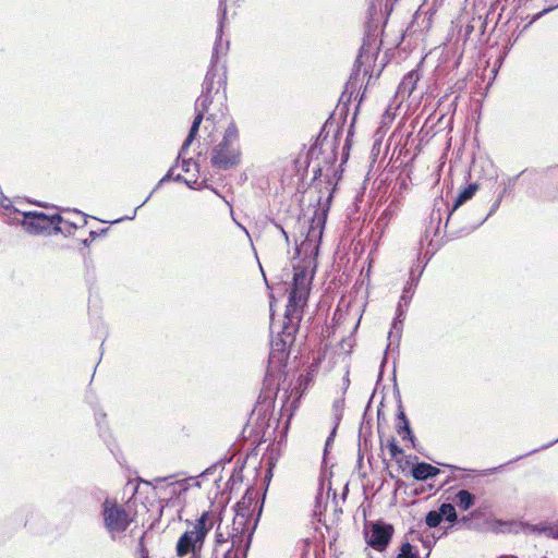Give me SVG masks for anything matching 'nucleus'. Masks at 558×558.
I'll return each mask as SVG.
<instances>
[{"label":"nucleus","mask_w":558,"mask_h":558,"mask_svg":"<svg viewBox=\"0 0 558 558\" xmlns=\"http://www.w3.org/2000/svg\"><path fill=\"white\" fill-rule=\"evenodd\" d=\"M513 558H517V557H513Z\"/></svg>","instance_id":"nucleus-47"},{"label":"nucleus","mask_w":558,"mask_h":558,"mask_svg":"<svg viewBox=\"0 0 558 558\" xmlns=\"http://www.w3.org/2000/svg\"><path fill=\"white\" fill-rule=\"evenodd\" d=\"M277 228L280 230V232H281L282 236L284 238L286 242H289V236H288V233L286 232V230L281 226H279V225H277Z\"/></svg>","instance_id":"nucleus-33"},{"label":"nucleus","mask_w":558,"mask_h":558,"mask_svg":"<svg viewBox=\"0 0 558 558\" xmlns=\"http://www.w3.org/2000/svg\"><path fill=\"white\" fill-rule=\"evenodd\" d=\"M468 520H469V518H468V517H463V518L461 519V521H463V522H466Z\"/></svg>","instance_id":"nucleus-43"},{"label":"nucleus","mask_w":558,"mask_h":558,"mask_svg":"<svg viewBox=\"0 0 558 558\" xmlns=\"http://www.w3.org/2000/svg\"><path fill=\"white\" fill-rule=\"evenodd\" d=\"M360 58H361V56L357 57V59L355 61V65H357L360 63Z\"/></svg>","instance_id":"nucleus-41"},{"label":"nucleus","mask_w":558,"mask_h":558,"mask_svg":"<svg viewBox=\"0 0 558 558\" xmlns=\"http://www.w3.org/2000/svg\"><path fill=\"white\" fill-rule=\"evenodd\" d=\"M393 533V527L386 523H374L366 533L367 544L376 550H384L388 546Z\"/></svg>","instance_id":"nucleus-9"},{"label":"nucleus","mask_w":558,"mask_h":558,"mask_svg":"<svg viewBox=\"0 0 558 558\" xmlns=\"http://www.w3.org/2000/svg\"><path fill=\"white\" fill-rule=\"evenodd\" d=\"M299 322L300 320L293 319V323H291L289 319L284 318L281 335L271 340V359L278 357V360H282L288 343L292 342V336L296 330L295 325Z\"/></svg>","instance_id":"nucleus-10"},{"label":"nucleus","mask_w":558,"mask_h":558,"mask_svg":"<svg viewBox=\"0 0 558 558\" xmlns=\"http://www.w3.org/2000/svg\"><path fill=\"white\" fill-rule=\"evenodd\" d=\"M239 133L234 123L226 129L222 141L211 151V163L218 169H230L240 162Z\"/></svg>","instance_id":"nucleus-4"},{"label":"nucleus","mask_w":558,"mask_h":558,"mask_svg":"<svg viewBox=\"0 0 558 558\" xmlns=\"http://www.w3.org/2000/svg\"><path fill=\"white\" fill-rule=\"evenodd\" d=\"M502 201V195H498L497 199L492 204L488 214L483 218L480 225H483L490 216H493L499 208Z\"/></svg>","instance_id":"nucleus-25"},{"label":"nucleus","mask_w":558,"mask_h":558,"mask_svg":"<svg viewBox=\"0 0 558 558\" xmlns=\"http://www.w3.org/2000/svg\"><path fill=\"white\" fill-rule=\"evenodd\" d=\"M322 170H323V169L319 167V168L317 169V171H315V173H317V172H319V173H320V172H322Z\"/></svg>","instance_id":"nucleus-46"},{"label":"nucleus","mask_w":558,"mask_h":558,"mask_svg":"<svg viewBox=\"0 0 558 558\" xmlns=\"http://www.w3.org/2000/svg\"><path fill=\"white\" fill-rule=\"evenodd\" d=\"M173 178V169L171 168L167 174L159 181V184H162L163 182L170 180Z\"/></svg>","instance_id":"nucleus-31"},{"label":"nucleus","mask_w":558,"mask_h":558,"mask_svg":"<svg viewBox=\"0 0 558 558\" xmlns=\"http://www.w3.org/2000/svg\"><path fill=\"white\" fill-rule=\"evenodd\" d=\"M331 160H336V155L333 153H331Z\"/></svg>","instance_id":"nucleus-42"},{"label":"nucleus","mask_w":558,"mask_h":558,"mask_svg":"<svg viewBox=\"0 0 558 558\" xmlns=\"http://www.w3.org/2000/svg\"><path fill=\"white\" fill-rule=\"evenodd\" d=\"M277 228L280 230V232H281L282 236L284 238L286 242H289V236H288V233L286 232V230L281 226H279V225H277Z\"/></svg>","instance_id":"nucleus-34"},{"label":"nucleus","mask_w":558,"mask_h":558,"mask_svg":"<svg viewBox=\"0 0 558 558\" xmlns=\"http://www.w3.org/2000/svg\"><path fill=\"white\" fill-rule=\"evenodd\" d=\"M518 177L509 179V185L506 186L499 195H502L504 197L507 193H509L511 191V187L514 185Z\"/></svg>","instance_id":"nucleus-30"},{"label":"nucleus","mask_w":558,"mask_h":558,"mask_svg":"<svg viewBox=\"0 0 558 558\" xmlns=\"http://www.w3.org/2000/svg\"><path fill=\"white\" fill-rule=\"evenodd\" d=\"M476 514H477V511H473V512L471 513V517H475Z\"/></svg>","instance_id":"nucleus-45"},{"label":"nucleus","mask_w":558,"mask_h":558,"mask_svg":"<svg viewBox=\"0 0 558 558\" xmlns=\"http://www.w3.org/2000/svg\"><path fill=\"white\" fill-rule=\"evenodd\" d=\"M343 408V400H337L333 402V410L336 411V417L339 421L341 417V411Z\"/></svg>","instance_id":"nucleus-27"},{"label":"nucleus","mask_w":558,"mask_h":558,"mask_svg":"<svg viewBox=\"0 0 558 558\" xmlns=\"http://www.w3.org/2000/svg\"><path fill=\"white\" fill-rule=\"evenodd\" d=\"M138 551L142 556V558H147L148 556V550L146 549V547L144 546V535L141 537L140 539V543H138Z\"/></svg>","instance_id":"nucleus-28"},{"label":"nucleus","mask_w":558,"mask_h":558,"mask_svg":"<svg viewBox=\"0 0 558 558\" xmlns=\"http://www.w3.org/2000/svg\"><path fill=\"white\" fill-rule=\"evenodd\" d=\"M187 530L179 537L175 546L177 555L184 557L192 554L191 558H199L208 532L214 527V517L205 511L194 522L186 520Z\"/></svg>","instance_id":"nucleus-2"},{"label":"nucleus","mask_w":558,"mask_h":558,"mask_svg":"<svg viewBox=\"0 0 558 558\" xmlns=\"http://www.w3.org/2000/svg\"><path fill=\"white\" fill-rule=\"evenodd\" d=\"M194 481L195 486H199V483L196 482L193 477L174 481L167 485L166 489L169 492V495H181L182 493L189 489V482Z\"/></svg>","instance_id":"nucleus-16"},{"label":"nucleus","mask_w":558,"mask_h":558,"mask_svg":"<svg viewBox=\"0 0 558 558\" xmlns=\"http://www.w3.org/2000/svg\"><path fill=\"white\" fill-rule=\"evenodd\" d=\"M246 524V517L245 514L236 513V515L233 519V527L232 532L228 531V527H226V531L221 527V525H218L215 534V548L214 554L216 556L219 555V553L230 545H232V536L233 534H244V526Z\"/></svg>","instance_id":"nucleus-8"},{"label":"nucleus","mask_w":558,"mask_h":558,"mask_svg":"<svg viewBox=\"0 0 558 558\" xmlns=\"http://www.w3.org/2000/svg\"><path fill=\"white\" fill-rule=\"evenodd\" d=\"M387 447L391 458H397L398 456L403 453V450L398 446L397 440L395 438H390L388 440Z\"/></svg>","instance_id":"nucleus-24"},{"label":"nucleus","mask_w":558,"mask_h":558,"mask_svg":"<svg viewBox=\"0 0 558 558\" xmlns=\"http://www.w3.org/2000/svg\"><path fill=\"white\" fill-rule=\"evenodd\" d=\"M476 190H477V185L476 184H470L463 191H461L459 193V195L457 196L456 201H454L452 211L458 209L466 201L471 199L473 197V195H474Z\"/></svg>","instance_id":"nucleus-17"},{"label":"nucleus","mask_w":558,"mask_h":558,"mask_svg":"<svg viewBox=\"0 0 558 558\" xmlns=\"http://www.w3.org/2000/svg\"><path fill=\"white\" fill-rule=\"evenodd\" d=\"M228 41L222 43L219 36L215 43L210 66L205 75L202 93L195 100V118L184 141L179 156H183L194 141L199 126L205 119L204 130L213 133L216 124L223 120L228 113L227 106V66L220 61V54H226Z\"/></svg>","instance_id":"nucleus-1"},{"label":"nucleus","mask_w":558,"mask_h":558,"mask_svg":"<svg viewBox=\"0 0 558 558\" xmlns=\"http://www.w3.org/2000/svg\"><path fill=\"white\" fill-rule=\"evenodd\" d=\"M398 417H399V420H401L403 423H405V421H408L407 415L404 414V412H403V411H400V413L398 414Z\"/></svg>","instance_id":"nucleus-36"},{"label":"nucleus","mask_w":558,"mask_h":558,"mask_svg":"<svg viewBox=\"0 0 558 558\" xmlns=\"http://www.w3.org/2000/svg\"><path fill=\"white\" fill-rule=\"evenodd\" d=\"M420 80V74L417 71H410L401 81L399 84V93L402 95L410 96Z\"/></svg>","instance_id":"nucleus-14"},{"label":"nucleus","mask_w":558,"mask_h":558,"mask_svg":"<svg viewBox=\"0 0 558 558\" xmlns=\"http://www.w3.org/2000/svg\"><path fill=\"white\" fill-rule=\"evenodd\" d=\"M548 11H550V9H545V10H544L542 13H539L538 15H542L543 13H546V12H548Z\"/></svg>","instance_id":"nucleus-40"},{"label":"nucleus","mask_w":558,"mask_h":558,"mask_svg":"<svg viewBox=\"0 0 558 558\" xmlns=\"http://www.w3.org/2000/svg\"><path fill=\"white\" fill-rule=\"evenodd\" d=\"M325 220V215H315V217L312 220L311 232L314 233L315 229H318V234L322 235V230L324 228Z\"/></svg>","instance_id":"nucleus-22"},{"label":"nucleus","mask_w":558,"mask_h":558,"mask_svg":"<svg viewBox=\"0 0 558 558\" xmlns=\"http://www.w3.org/2000/svg\"><path fill=\"white\" fill-rule=\"evenodd\" d=\"M536 533L535 534H544L548 537L558 538V525L549 526L544 524H535Z\"/></svg>","instance_id":"nucleus-20"},{"label":"nucleus","mask_w":558,"mask_h":558,"mask_svg":"<svg viewBox=\"0 0 558 558\" xmlns=\"http://www.w3.org/2000/svg\"><path fill=\"white\" fill-rule=\"evenodd\" d=\"M439 513L441 519H446L448 522L453 523L457 521V511L453 505L451 504H442L439 507Z\"/></svg>","instance_id":"nucleus-18"},{"label":"nucleus","mask_w":558,"mask_h":558,"mask_svg":"<svg viewBox=\"0 0 558 558\" xmlns=\"http://www.w3.org/2000/svg\"><path fill=\"white\" fill-rule=\"evenodd\" d=\"M192 166H196L195 162L192 161V159H183V162H182V170L184 172H190L191 171V167Z\"/></svg>","instance_id":"nucleus-29"},{"label":"nucleus","mask_w":558,"mask_h":558,"mask_svg":"<svg viewBox=\"0 0 558 558\" xmlns=\"http://www.w3.org/2000/svg\"><path fill=\"white\" fill-rule=\"evenodd\" d=\"M150 196H151V193L146 197V199L136 209H134L133 215L128 217V219H133L135 217V215H136L137 209L140 207H142L149 199Z\"/></svg>","instance_id":"nucleus-32"},{"label":"nucleus","mask_w":558,"mask_h":558,"mask_svg":"<svg viewBox=\"0 0 558 558\" xmlns=\"http://www.w3.org/2000/svg\"><path fill=\"white\" fill-rule=\"evenodd\" d=\"M556 442H558V438L555 439L554 441L549 442V444H546V445L542 446L541 449H547V448H549L550 446H553Z\"/></svg>","instance_id":"nucleus-37"},{"label":"nucleus","mask_w":558,"mask_h":558,"mask_svg":"<svg viewBox=\"0 0 558 558\" xmlns=\"http://www.w3.org/2000/svg\"><path fill=\"white\" fill-rule=\"evenodd\" d=\"M441 520L439 511H429L426 514L425 523L428 527H436L440 524Z\"/></svg>","instance_id":"nucleus-21"},{"label":"nucleus","mask_w":558,"mask_h":558,"mask_svg":"<svg viewBox=\"0 0 558 558\" xmlns=\"http://www.w3.org/2000/svg\"><path fill=\"white\" fill-rule=\"evenodd\" d=\"M343 385H344V389H348V387L350 385L349 371H347L345 376L343 378Z\"/></svg>","instance_id":"nucleus-35"},{"label":"nucleus","mask_w":558,"mask_h":558,"mask_svg":"<svg viewBox=\"0 0 558 558\" xmlns=\"http://www.w3.org/2000/svg\"><path fill=\"white\" fill-rule=\"evenodd\" d=\"M167 478H156L157 482L166 481Z\"/></svg>","instance_id":"nucleus-44"},{"label":"nucleus","mask_w":558,"mask_h":558,"mask_svg":"<svg viewBox=\"0 0 558 558\" xmlns=\"http://www.w3.org/2000/svg\"><path fill=\"white\" fill-rule=\"evenodd\" d=\"M417 556L418 550L409 542H405L400 546V551L397 555V558H417Z\"/></svg>","instance_id":"nucleus-19"},{"label":"nucleus","mask_w":558,"mask_h":558,"mask_svg":"<svg viewBox=\"0 0 558 558\" xmlns=\"http://www.w3.org/2000/svg\"><path fill=\"white\" fill-rule=\"evenodd\" d=\"M251 534H233L232 545L221 550L223 558H245Z\"/></svg>","instance_id":"nucleus-12"},{"label":"nucleus","mask_w":558,"mask_h":558,"mask_svg":"<svg viewBox=\"0 0 558 558\" xmlns=\"http://www.w3.org/2000/svg\"><path fill=\"white\" fill-rule=\"evenodd\" d=\"M173 179H174L175 181H184L185 183H187V182H186V180H184V179H183V177H182L181 174H178L177 177H173Z\"/></svg>","instance_id":"nucleus-38"},{"label":"nucleus","mask_w":558,"mask_h":558,"mask_svg":"<svg viewBox=\"0 0 558 558\" xmlns=\"http://www.w3.org/2000/svg\"><path fill=\"white\" fill-rule=\"evenodd\" d=\"M227 8L225 4V0H219V14H220V21H219V31L221 32L222 28V22L226 16Z\"/></svg>","instance_id":"nucleus-26"},{"label":"nucleus","mask_w":558,"mask_h":558,"mask_svg":"<svg viewBox=\"0 0 558 558\" xmlns=\"http://www.w3.org/2000/svg\"><path fill=\"white\" fill-rule=\"evenodd\" d=\"M398 434L401 435L403 439L409 438L414 444V436L412 434L409 421H405V423H403V425L398 428Z\"/></svg>","instance_id":"nucleus-23"},{"label":"nucleus","mask_w":558,"mask_h":558,"mask_svg":"<svg viewBox=\"0 0 558 558\" xmlns=\"http://www.w3.org/2000/svg\"><path fill=\"white\" fill-rule=\"evenodd\" d=\"M62 222L63 218L59 214L47 215L36 210L23 213L22 225L31 234H40L51 229L61 231L60 223Z\"/></svg>","instance_id":"nucleus-6"},{"label":"nucleus","mask_w":558,"mask_h":558,"mask_svg":"<svg viewBox=\"0 0 558 558\" xmlns=\"http://www.w3.org/2000/svg\"><path fill=\"white\" fill-rule=\"evenodd\" d=\"M293 269V284L284 313V318L291 323H293V319H301V312L306 304L312 282V276H310L305 266L299 264Z\"/></svg>","instance_id":"nucleus-3"},{"label":"nucleus","mask_w":558,"mask_h":558,"mask_svg":"<svg viewBox=\"0 0 558 558\" xmlns=\"http://www.w3.org/2000/svg\"><path fill=\"white\" fill-rule=\"evenodd\" d=\"M104 525L110 538L116 541L132 522L130 513L116 499L106 498L101 505Z\"/></svg>","instance_id":"nucleus-5"},{"label":"nucleus","mask_w":558,"mask_h":558,"mask_svg":"<svg viewBox=\"0 0 558 558\" xmlns=\"http://www.w3.org/2000/svg\"><path fill=\"white\" fill-rule=\"evenodd\" d=\"M409 293H411V287H405L403 290V293L401 295V299H400V302H404L405 305L409 303L410 298H411L408 295ZM403 314H404V311H403L402 304L399 303L398 308H397V317L392 322V326H391V329H390L389 336H388V338L390 340L389 344H391L393 341L399 342V340L401 338ZM389 347L390 345H388V348Z\"/></svg>","instance_id":"nucleus-11"},{"label":"nucleus","mask_w":558,"mask_h":558,"mask_svg":"<svg viewBox=\"0 0 558 558\" xmlns=\"http://www.w3.org/2000/svg\"><path fill=\"white\" fill-rule=\"evenodd\" d=\"M238 226L245 232L246 235H248V231L246 230L245 227H243L242 225L238 223Z\"/></svg>","instance_id":"nucleus-39"},{"label":"nucleus","mask_w":558,"mask_h":558,"mask_svg":"<svg viewBox=\"0 0 558 558\" xmlns=\"http://www.w3.org/2000/svg\"><path fill=\"white\" fill-rule=\"evenodd\" d=\"M487 531L494 534H535V524H530L518 520H500L490 518L486 522Z\"/></svg>","instance_id":"nucleus-7"},{"label":"nucleus","mask_w":558,"mask_h":558,"mask_svg":"<svg viewBox=\"0 0 558 558\" xmlns=\"http://www.w3.org/2000/svg\"><path fill=\"white\" fill-rule=\"evenodd\" d=\"M440 473V470L429 463L420 462L412 468V476L416 481H426L435 477Z\"/></svg>","instance_id":"nucleus-13"},{"label":"nucleus","mask_w":558,"mask_h":558,"mask_svg":"<svg viewBox=\"0 0 558 558\" xmlns=\"http://www.w3.org/2000/svg\"><path fill=\"white\" fill-rule=\"evenodd\" d=\"M453 500L461 510L465 511L474 505L475 497L469 490L461 489L456 494Z\"/></svg>","instance_id":"nucleus-15"}]
</instances>
